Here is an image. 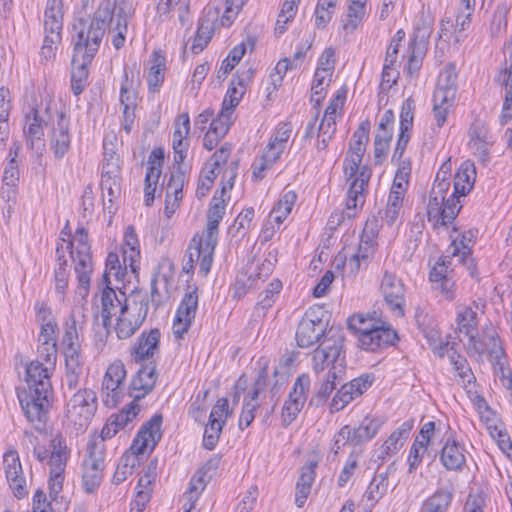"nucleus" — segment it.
<instances>
[{
  "mask_svg": "<svg viewBox=\"0 0 512 512\" xmlns=\"http://www.w3.org/2000/svg\"><path fill=\"white\" fill-rule=\"evenodd\" d=\"M464 452L457 441L448 439L441 450L440 461L447 470H461L466 463Z\"/></svg>",
  "mask_w": 512,
  "mask_h": 512,
  "instance_id": "nucleus-30",
  "label": "nucleus"
},
{
  "mask_svg": "<svg viewBox=\"0 0 512 512\" xmlns=\"http://www.w3.org/2000/svg\"><path fill=\"white\" fill-rule=\"evenodd\" d=\"M467 352L470 356L477 355L479 357L486 354L489 361L505 354L499 334L491 324L483 327L480 334L470 335Z\"/></svg>",
  "mask_w": 512,
  "mask_h": 512,
  "instance_id": "nucleus-10",
  "label": "nucleus"
},
{
  "mask_svg": "<svg viewBox=\"0 0 512 512\" xmlns=\"http://www.w3.org/2000/svg\"><path fill=\"white\" fill-rule=\"evenodd\" d=\"M126 271L121 267L119 256L117 253L110 252L106 259L105 272L103 274V282L110 284V277L113 276L117 281H123Z\"/></svg>",
  "mask_w": 512,
  "mask_h": 512,
  "instance_id": "nucleus-52",
  "label": "nucleus"
},
{
  "mask_svg": "<svg viewBox=\"0 0 512 512\" xmlns=\"http://www.w3.org/2000/svg\"><path fill=\"white\" fill-rule=\"evenodd\" d=\"M311 379L306 373L300 374L284 403L281 413L282 425L289 426L303 409L310 391Z\"/></svg>",
  "mask_w": 512,
  "mask_h": 512,
  "instance_id": "nucleus-11",
  "label": "nucleus"
},
{
  "mask_svg": "<svg viewBox=\"0 0 512 512\" xmlns=\"http://www.w3.org/2000/svg\"><path fill=\"white\" fill-rule=\"evenodd\" d=\"M370 122L362 121L353 134L349 152L343 162V172L347 180H352L347 192L346 215L351 218L365 203V189L371 178V169L360 167L366 145L369 141Z\"/></svg>",
  "mask_w": 512,
  "mask_h": 512,
  "instance_id": "nucleus-2",
  "label": "nucleus"
},
{
  "mask_svg": "<svg viewBox=\"0 0 512 512\" xmlns=\"http://www.w3.org/2000/svg\"><path fill=\"white\" fill-rule=\"evenodd\" d=\"M126 369L121 361L110 364L102 381V401L107 407H115L123 398V382Z\"/></svg>",
  "mask_w": 512,
  "mask_h": 512,
  "instance_id": "nucleus-12",
  "label": "nucleus"
},
{
  "mask_svg": "<svg viewBox=\"0 0 512 512\" xmlns=\"http://www.w3.org/2000/svg\"><path fill=\"white\" fill-rule=\"evenodd\" d=\"M375 247L376 242L361 238L357 251L344 263L345 267L350 270V273L359 271L361 263H366L373 256Z\"/></svg>",
  "mask_w": 512,
  "mask_h": 512,
  "instance_id": "nucleus-38",
  "label": "nucleus"
},
{
  "mask_svg": "<svg viewBox=\"0 0 512 512\" xmlns=\"http://www.w3.org/2000/svg\"><path fill=\"white\" fill-rule=\"evenodd\" d=\"M26 382L28 387L40 388L42 382H50L48 368L39 361H32L26 367Z\"/></svg>",
  "mask_w": 512,
  "mask_h": 512,
  "instance_id": "nucleus-43",
  "label": "nucleus"
},
{
  "mask_svg": "<svg viewBox=\"0 0 512 512\" xmlns=\"http://www.w3.org/2000/svg\"><path fill=\"white\" fill-rule=\"evenodd\" d=\"M190 132V119L187 113L181 114L178 121L175 124V130L173 133V146L181 147L188 146L185 142L186 137Z\"/></svg>",
  "mask_w": 512,
  "mask_h": 512,
  "instance_id": "nucleus-59",
  "label": "nucleus"
},
{
  "mask_svg": "<svg viewBox=\"0 0 512 512\" xmlns=\"http://www.w3.org/2000/svg\"><path fill=\"white\" fill-rule=\"evenodd\" d=\"M373 382L371 375L365 374L345 383L337 391L330 403L332 412L344 409L351 401L361 396Z\"/></svg>",
  "mask_w": 512,
  "mask_h": 512,
  "instance_id": "nucleus-16",
  "label": "nucleus"
},
{
  "mask_svg": "<svg viewBox=\"0 0 512 512\" xmlns=\"http://www.w3.org/2000/svg\"><path fill=\"white\" fill-rule=\"evenodd\" d=\"M462 249H460L457 244V240H454L449 246L447 252L450 254L451 258H457L458 262L463 264L469 272L471 277H474L477 273L476 264L474 259L471 256V247L468 244H464L461 242Z\"/></svg>",
  "mask_w": 512,
  "mask_h": 512,
  "instance_id": "nucleus-40",
  "label": "nucleus"
},
{
  "mask_svg": "<svg viewBox=\"0 0 512 512\" xmlns=\"http://www.w3.org/2000/svg\"><path fill=\"white\" fill-rule=\"evenodd\" d=\"M311 314V312H306L297 327L296 341L298 346L302 348H308L315 343L320 344L328 333L322 320L311 318Z\"/></svg>",
  "mask_w": 512,
  "mask_h": 512,
  "instance_id": "nucleus-17",
  "label": "nucleus"
},
{
  "mask_svg": "<svg viewBox=\"0 0 512 512\" xmlns=\"http://www.w3.org/2000/svg\"><path fill=\"white\" fill-rule=\"evenodd\" d=\"M87 457L83 461L82 482L86 493L96 492L105 468V444L102 440H91L87 444Z\"/></svg>",
  "mask_w": 512,
  "mask_h": 512,
  "instance_id": "nucleus-7",
  "label": "nucleus"
},
{
  "mask_svg": "<svg viewBox=\"0 0 512 512\" xmlns=\"http://www.w3.org/2000/svg\"><path fill=\"white\" fill-rule=\"evenodd\" d=\"M225 424V419L222 422H214L213 420H209L203 435V446L208 450H213L218 443L220 438V434L223 429V425Z\"/></svg>",
  "mask_w": 512,
  "mask_h": 512,
  "instance_id": "nucleus-56",
  "label": "nucleus"
},
{
  "mask_svg": "<svg viewBox=\"0 0 512 512\" xmlns=\"http://www.w3.org/2000/svg\"><path fill=\"white\" fill-rule=\"evenodd\" d=\"M191 0H162L163 14L174 13L182 26L190 25Z\"/></svg>",
  "mask_w": 512,
  "mask_h": 512,
  "instance_id": "nucleus-39",
  "label": "nucleus"
},
{
  "mask_svg": "<svg viewBox=\"0 0 512 512\" xmlns=\"http://www.w3.org/2000/svg\"><path fill=\"white\" fill-rule=\"evenodd\" d=\"M411 429L412 424L409 422H404L397 428L380 447L379 458L384 459L386 456L396 453L404 445Z\"/></svg>",
  "mask_w": 512,
  "mask_h": 512,
  "instance_id": "nucleus-37",
  "label": "nucleus"
},
{
  "mask_svg": "<svg viewBox=\"0 0 512 512\" xmlns=\"http://www.w3.org/2000/svg\"><path fill=\"white\" fill-rule=\"evenodd\" d=\"M231 115L229 109H221L217 118L211 121L208 132L223 138L230 128Z\"/></svg>",
  "mask_w": 512,
  "mask_h": 512,
  "instance_id": "nucleus-58",
  "label": "nucleus"
},
{
  "mask_svg": "<svg viewBox=\"0 0 512 512\" xmlns=\"http://www.w3.org/2000/svg\"><path fill=\"white\" fill-rule=\"evenodd\" d=\"M383 421L377 417H365L358 426H350L354 440V447L361 446L363 443L371 440L379 432Z\"/></svg>",
  "mask_w": 512,
  "mask_h": 512,
  "instance_id": "nucleus-31",
  "label": "nucleus"
},
{
  "mask_svg": "<svg viewBox=\"0 0 512 512\" xmlns=\"http://www.w3.org/2000/svg\"><path fill=\"white\" fill-rule=\"evenodd\" d=\"M139 411L140 406L135 402H131L118 413L110 415L101 431L100 437L95 438L94 440H102L104 442L106 439L112 438L132 422V420L138 415Z\"/></svg>",
  "mask_w": 512,
  "mask_h": 512,
  "instance_id": "nucleus-21",
  "label": "nucleus"
},
{
  "mask_svg": "<svg viewBox=\"0 0 512 512\" xmlns=\"http://www.w3.org/2000/svg\"><path fill=\"white\" fill-rule=\"evenodd\" d=\"M51 383L42 382L40 388L28 387L18 392V399L27 420L35 429L42 430L47 421Z\"/></svg>",
  "mask_w": 512,
  "mask_h": 512,
  "instance_id": "nucleus-6",
  "label": "nucleus"
},
{
  "mask_svg": "<svg viewBox=\"0 0 512 512\" xmlns=\"http://www.w3.org/2000/svg\"><path fill=\"white\" fill-rule=\"evenodd\" d=\"M157 377L154 361L142 364L130 384V395L134 398L132 402L137 403L149 394L156 384Z\"/></svg>",
  "mask_w": 512,
  "mask_h": 512,
  "instance_id": "nucleus-19",
  "label": "nucleus"
},
{
  "mask_svg": "<svg viewBox=\"0 0 512 512\" xmlns=\"http://www.w3.org/2000/svg\"><path fill=\"white\" fill-rule=\"evenodd\" d=\"M348 444L354 447L353 436L352 433H350V425H344L338 432L335 433L330 449L334 455H337L340 450Z\"/></svg>",
  "mask_w": 512,
  "mask_h": 512,
  "instance_id": "nucleus-63",
  "label": "nucleus"
},
{
  "mask_svg": "<svg viewBox=\"0 0 512 512\" xmlns=\"http://www.w3.org/2000/svg\"><path fill=\"white\" fill-rule=\"evenodd\" d=\"M317 466L318 462L313 459L308 460L301 468L300 476L296 483L295 493V504L299 508L304 506L311 492L312 484L315 481Z\"/></svg>",
  "mask_w": 512,
  "mask_h": 512,
  "instance_id": "nucleus-26",
  "label": "nucleus"
},
{
  "mask_svg": "<svg viewBox=\"0 0 512 512\" xmlns=\"http://www.w3.org/2000/svg\"><path fill=\"white\" fill-rule=\"evenodd\" d=\"M249 73L250 70L247 71L246 78L233 76L227 95L224 98L222 109H229L230 113L233 112V109L239 104L244 94V82L250 77Z\"/></svg>",
  "mask_w": 512,
  "mask_h": 512,
  "instance_id": "nucleus-41",
  "label": "nucleus"
},
{
  "mask_svg": "<svg viewBox=\"0 0 512 512\" xmlns=\"http://www.w3.org/2000/svg\"><path fill=\"white\" fill-rule=\"evenodd\" d=\"M380 292L390 311L397 317L405 314V285L396 274L385 271L381 283Z\"/></svg>",
  "mask_w": 512,
  "mask_h": 512,
  "instance_id": "nucleus-13",
  "label": "nucleus"
},
{
  "mask_svg": "<svg viewBox=\"0 0 512 512\" xmlns=\"http://www.w3.org/2000/svg\"><path fill=\"white\" fill-rule=\"evenodd\" d=\"M315 374L314 398L318 402L324 403L335 390L337 383L343 380L344 375L337 374L334 377L332 373L327 372H315Z\"/></svg>",
  "mask_w": 512,
  "mask_h": 512,
  "instance_id": "nucleus-33",
  "label": "nucleus"
},
{
  "mask_svg": "<svg viewBox=\"0 0 512 512\" xmlns=\"http://www.w3.org/2000/svg\"><path fill=\"white\" fill-rule=\"evenodd\" d=\"M226 193V186L220 191V196L215 195L207 212V227L205 239H215L217 241L218 226L225 214L226 203L223 198Z\"/></svg>",
  "mask_w": 512,
  "mask_h": 512,
  "instance_id": "nucleus-28",
  "label": "nucleus"
},
{
  "mask_svg": "<svg viewBox=\"0 0 512 512\" xmlns=\"http://www.w3.org/2000/svg\"><path fill=\"white\" fill-rule=\"evenodd\" d=\"M415 104L411 98L406 99L401 107L400 131L396 145L406 149L413 127Z\"/></svg>",
  "mask_w": 512,
  "mask_h": 512,
  "instance_id": "nucleus-34",
  "label": "nucleus"
},
{
  "mask_svg": "<svg viewBox=\"0 0 512 512\" xmlns=\"http://www.w3.org/2000/svg\"><path fill=\"white\" fill-rule=\"evenodd\" d=\"M88 239V232L84 227H78L72 241H68L66 250L74 251V253L91 252Z\"/></svg>",
  "mask_w": 512,
  "mask_h": 512,
  "instance_id": "nucleus-60",
  "label": "nucleus"
},
{
  "mask_svg": "<svg viewBox=\"0 0 512 512\" xmlns=\"http://www.w3.org/2000/svg\"><path fill=\"white\" fill-rule=\"evenodd\" d=\"M478 304L474 301L470 305H459L456 311L457 330L469 336L476 329Z\"/></svg>",
  "mask_w": 512,
  "mask_h": 512,
  "instance_id": "nucleus-32",
  "label": "nucleus"
},
{
  "mask_svg": "<svg viewBox=\"0 0 512 512\" xmlns=\"http://www.w3.org/2000/svg\"><path fill=\"white\" fill-rule=\"evenodd\" d=\"M71 143L69 120L63 112L58 114L57 126L53 129L51 149L56 158L61 159L68 152Z\"/></svg>",
  "mask_w": 512,
  "mask_h": 512,
  "instance_id": "nucleus-27",
  "label": "nucleus"
},
{
  "mask_svg": "<svg viewBox=\"0 0 512 512\" xmlns=\"http://www.w3.org/2000/svg\"><path fill=\"white\" fill-rule=\"evenodd\" d=\"M162 420L161 414H155L141 426L130 448L120 458L125 469L133 472L144 460L146 450L155 448L162 437Z\"/></svg>",
  "mask_w": 512,
  "mask_h": 512,
  "instance_id": "nucleus-4",
  "label": "nucleus"
},
{
  "mask_svg": "<svg viewBox=\"0 0 512 512\" xmlns=\"http://www.w3.org/2000/svg\"><path fill=\"white\" fill-rule=\"evenodd\" d=\"M475 179L476 168L474 162L471 160L462 162L455 174L453 192L451 193V195L455 197V200L460 201L461 197L470 192L475 183Z\"/></svg>",
  "mask_w": 512,
  "mask_h": 512,
  "instance_id": "nucleus-25",
  "label": "nucleus"
},
{
  "mask_svg": "<svg viewBox=\"0 0 512 512\" xmlns=\"http://www.w3.org/2000/svg\"><path fill=\"white\" fill-rule=\"evenodd\" d=\"M124 298V306L120 308V315L117 319L115 332L119 339H128L140 328L145 321L149 301L146 294L141 292L132 293L130 297L125 298V293L119 292Z\"/></svg>",
  "mask_w": 512,
  "mask_h": 512,
  "instance_id": "nucleus-5",
  "label": "nucleus"
},
{
  "mask_svg": "<svg viewBox=\"0 0 512 512\" xmlns=\"http://www.w3.org/2000/svg\"><path fill=\"white\" fill-rule=\"evenodd\" d=\"M454 370L457 372L458 382L463 386L467 387L471 383L476 381V377L472 372L471 367L469 366L468 361L465 359L458 360V362L453 365Z\"/></svg>",
  "mask_w": 512,
  "mask_h": 512,
  "instance_id": "nucleus-64",
  "label": "nucleus"
},
{
  "mask_svg": "<svg viewBox=\"0 0 512 512\" xmlns=\"http://www.w3.org/2000/svg\"><path fill=\"white\" fill-rule=\"evenodd\" d=\"M212 37V28L208 21H201L198 25L191 51L193 54H198L203 51Z\"/></svg>",
  "mask_w": 512,
  "mask_h": 512,
  "instance_id": "nucleus-55",
  "label": "nucleus"
},
{
  "mask_svg": "<svg viewBox=\"0 0 512 512\" xmlns=\"http://www.w3.org/2000/svg\"><path fill=\"white\" fill-rule=\"evenodd\" d=\"M457 92V72L453 63H448L440 72L434 94L437 101L455 100Z\"/></svg>",
  "mask_w": 512,
  "mask_h": 512,
  "instance_id": "nucleus-24",
  "label": "nucleus"
},
{
  "mask_svg": "<svg viewBox=\"0 0 512 512\" xmlns=\"http://www.w3.org/2000/svg\"><path fill=\"white\" fill-rule=\"evenodd\" d=\"M70 257L74 263V271L76 273L79 288L86 294L88 292L93 271L91 252L74 253L70 251Z\"/></svg>",
  "mask_w": 512,
  "mask_h": 512,
  "instance_id": "nucleus-29",
  "label": "nucleus"
},
{
  "mask_svg": "<svg viewBox=\"0 0 512 512\" xmlns=\"http://www.w3.org/2000/svg\"><path fill=\"white\" fill-rule=\"evenodd\" d=\"M50 448V457L47 462L50 467L48 485L50 497L53 501H56L63 488L64 473L70 450L65 439L59 434L51 439Z\"/></svg>",
  "mask_w": 512,
  "mask_h": 512,
  "instance_id": "nucleus-8",
  "label": "nucleus"
},
{
  "mask_svg": "<svg viewBox=\"0 0 512 512\" xmlns=\"http://www.w3.org/2000/svg\"><path fill=\"white\" fill-rule=\"evenodd\" d=\"M160 331L157 328L151 329L148 333L143 332L131 348V356L136 363L153 361V357L159 351Z\"/></svg>",
  "mask_w": 512,
  "mask_h": 512,
  "instance_id": "nucleus-20",
  "label": "nucleus"
},
{
  "mask_svg": "<svg viewBox=\"0 0 512 512\" xmlns=\"http://www.w3.org/2000/svg\"><path fill=\"white\" fill-rule=\"evenodd\" d=\"M336 5L326 0H318L315 9V25L318 29H324L332 18Z\"/></svg>",
  "mask_w": 512,
  "mask_h": 512,
  "instance_id": "nucleus-57",
  "label": "nucleus"
},
{
  "mask_svg": "<svg viewBox=\"0 0 512 512\" xmlns=\"http://www.w3.org/2000/svg\"><path fill=\"white\" fill-rule=\"evenodd\" d=\"M365 1L351 0V4L348 7L347 22L343 25L346 31H354L365 15Z\"/></svg>",
  "mask_w": 512,
  "mask_h": 512,
  "instance_id": "nucleus-51",
  "label": "nucleus"
},
{
  "mask_svg": "<svg viewBox=\"0 0 512 512\" xmlns=\"http://www.w3.org/2000/svg\"><path fill=\"white\" fill-rule=\"evenodd\" d=\"M388 489V477L386 473L376 474L370 484L367 487V490L364 494V497L367 498L368 501L372 503V505L376 504L386 493Z\"/></svg>",
  "mask_w": 512,
  "mask_h": 512,
  "instance_id": "nucleus-45",
  "label": "nucleus"
},
{
  "mask_svg": "<svg viewBox=\"0 0 512 512\" xmlns=\"http://www.w3.org/2000/svg\"><path fill=\"white\" fill-rule=\"evenodd\" d=\"M46 121L40 115V112L33 108L25 117V125L23 128L27 143L34 147L35 142L41 141L44 136V125Z\"/></svg>",
  "mask_w": 512,
  "mask_h": 512,
  "instance_id": "nucleus-35",
  "label": "nucleus"
},
{
  "mask_svg": "<svg viewBox=\"0 0 512 512\" xmlns=\"http://www.w3.org/2000/svg\"><path fill=\"white\" fill-rule=\"evenodd\" d=\"M217 244L215 239H200L201 257L199 258V271L206 276L211 269L214 249Z\"/></svg>",
  "mask_w": 512,
  "mask_h": 512,
  "instance_id": "nucleus-50",
  "label": "nucleus"
},
{
  "mask_svg": "<svg viewBox=\"0 0 512 512\" xmlns=\"http://www.w3.org/2000/svg\"><path fill=\"white\" fill-rule=\"evenodd\" d=\"M4 464L6 479L12 493L18 499L24 498L28 494V490L17 452L9 451L5 453Z\"/></svg>",
  "mask_w": 512,
  "mask_h": 512,
  "instance_id": "nucleus-18",
  "label": "nucleus"
},
{
  "mask_svg": "<svg viewBox=\"0 0 512 512\" xmlns=\"http://www.w3.org/2000/svg\"><path fill=\"white\" fill-rule=\"evenodd\" d=\"M17 156V153L15 152V156L11 157L7 167L4 170L3 174V185L7 186V198L8 200L11 198V193L14 194L13 188L16 186L18 182V168L15 161V157Z\"/></svg>",
  "mask_w": 512,
  "mask_h": 512,
  "instance_id": "nucleus-62",
  "label": "nucleus"
},
{
  "mask_svg": "<svg viewBox=\"0 0 512 512\" xmlns=\"http://www.w3.org/2000/svg\"><path fill=\"white\" fill-rule=\"evenodd\" d=\"M62 344L65 347V352L80 351L77 322L74 316H71L70 319L65 323V331L62 338Z\"/></svg>",
  "mask_w": 512,
  "mask_h": 512,
  "instance_id": "nucleus-49",
  "label": "nucleus"
},
{
  "mask_svg": "<svg viewBox=\"0 0 512 512\" xmlns=\"http://www.w3.org/2000/svg\"><path fill=\"white\" fill-rule=\"evenodd\" d=\"M97 405V395L92 389H79L66 404V417L70 422L83 428L93 418Z\"/></svg>",
  "mask_w": 512,
  "mask_h": 512,
  "instance_id": "nucleus-9",
  "label": "nucleus"
},
{
  "mask_svg": "<svg viewBox=\"0 0 512 512\" xmlns=\"http://www.w3.org/2000/svg\"><path fill=\"white\" fill-rule=\"evenodd\" d=\"M57 268L55 269V290L64 295L68 286L69 271L67 270V259L64 256V246L59 244L56 248Z\"/></svg>",
  "mask_w": 512,
  "mask_h": 512,
  "instance_id": "nucleus-42",
  "label": "nucleus"
},
{
  "mask_svg": "<svg viewBox=\"0 0 512 512\" xmlns=\"http://www.w3.org/2000/svg\"><path fill=\"white\" fill-rule=\"evenodd\" d=\"M397 340L398 335L396 331L384 325L378 327V329H372L370 333H364L362 336H358L359 346L370 352H376L392 346Z\"/></svg>",
  "mask_w": 512,
  "mask_h": 512,
  "instance_id": "nucleus-22",
  "label": "nucleus"
},
{
  "mask_svg": "<svg viewBox=\"0 0 512 512\" xmlns=\"http://www.w3.org/2000/svg\"><path fill=\"white\" fill-rule=\"evenodd\" d=\"M487 429L490 436L496 440L497 445L501 451L510 458L512 455V441L506 430L502 427V425L496 424H488Z\"/></svg>",
  "mask_w": 512,
  "mask_h": 512,
  "instance_id": "nucleus-53",
  "label": "nucleus"
},
{
  "mask_svg": "<svg viewBox=\"0 0 512 512\" xmlns=\"http://www.w3.org/2000/svg\"><path fill=\"white\" fill-rule=\"evenodd\" d=\"M128 18L124 2L117 4L112 0H102L92 18H80L74 23L71 89L75 95L81 94L87 86L88 66L99 50L107 29L113 34V46L116 49L124 46Z\"/></svg>",
  "mask_w": 512,
  "mask_h": 512,
  "instance_id": "nucleus-1",
  "label": "nucleus"
},
{
  "mask_svg": "<svg viewBox=\"0 0 512 512\" xmlns=\"http://www.w3.org/2000/svg\"><path fill=\"white\" fill-rule=\"evenodd\" d=\"M452 500V494L446 490H437L422 505L421 512H445Z\"/></svg>",
  "mask_w": 512,
  "mask_h": 512,
  "instance_id": "nucleus-44",
  "label": "nucleus"
},
{
  "mask_svg": "<svg viewBox=\"0 0 512 512\" xmlns=\"http://www.w3.org/2000/svg\"><path fill=\"white\" fill-rule=\"evenodd\" d=\"M102 303V318L103 326L108 327L111 324L112 316H115L117 312L120 313V308L124 306L122 299L119 298L118 294L112 289L109 284L102 291L101 296Z\"/></svg>",
  "mask_w": 512,
  "mask_h": 512,
  "instance_id": "nucleus-36",
  "label": "nucleus"
},
{
  "mask_svg": "<svg viewBox=\"0 0 512 512\" xmlns=\"http://www.w3.org/2000/svg\"><path fill=\"white\" fill-rule=\"evenodd\" d=\"M63 28V2L62 0H47L44 11V32L51 34L50 42L61 41Z\"/></svg>",
  "mask_w": 512,
  "mask_h": 512,
  "instance_id": "nucleus-23",
  "label": "nucleus"
},
{
  "mask_svg": "<svg viewBox=\"0 0 512 512\" xmlns=\"http://www.w3.org/2000/svg\"><path fill=\"white\" fill-rule=\"evenodd\" d=\"M164 66L165 58L155 52L153 65L149 69L147 76V83L150 90L156 91L162 85L164 81Z\"/></svg>",
  "mask_w": 512,
  "mask_h": 512,
  "instance_id": "nucleus-47",
  "label": "nucleus"
},
{
  "mask_svg": "<svg viewBox=\"0 0 512 512\" xmlns=\"http://www.w3.org/2000/svg\"><path fill=\"white\" fill-rule=\"evenodd\" d=\"M344 337L339 330H328L312 357L314 372H327L335 375H345L346 360L343 351Z\"/></svg>",
  "mask_w": 512,
  "mask_h": 512,
  "instance_id": "nucleus-3",
  "label": "nucleus"
},
{
  "mask_svg": "<svg viewBox=\"0 0 512 512\" xmlns=\"http://www.w3.org/2000/svg\"><path fill=\"white\" fill-rule=\"evenodd\" d=\"M186 179V171L183 167H175L170 174L166 186V194L175 197V201H180L183 197V186Z\"/></svg>",
  "mask_w": 512,
  "mask_h": 512,
  "instance_id": "nucleus-46",
  "label": "nucleus"
},
{
  "mask_svg": "<svg viewBox=\"0 0 512 512\" xmlns=\"http://www.w3.org/2000/svg\"><path fill=\"white\" fill-rule=\"evenodd\" d=\"M198 307L197 287L184 294L173 321V334L176 339H182L188 332L195 319Z\"/></svg>",
  "mask_w": 512,
  "mask_h": 512,
  "instance_id": "nucleus-14",
  "label": "nucleus"
},
{
  "mask_svg": "<svg viewBox=\"0 0 512 512\" xmlns=\"http://www.w3.org/2000/svg\"><path fill=\"white\" fill-rule=\"evenodd\" d=\"M348 326L358 336H362L364 333H370L372 329H378V327L383 326V324L375 321L372 318L358 314L353 315L348 319Z\"/></svg>",
  "mask_w": 512,
  "mask_h": 512,
  "instance_id": "nucleus-54",
  "label": "nucleus"
},
{
  "mask_svg": "<svg viewBox=\"0 0 512 512\" xmlns=\"http://www.w3.org/2000/svg\"><path fill=\"white\" fill-rule=\"evenodd\" d=\"M460 209V201L455 200L451 194L448 197H440L430 193L427 207V216L430 221L446 226L456 218Z\"/></svg>",
  "mask_w": 512,
  "mask_h": 512,
  "instance_id": "nucleus-15",
  "label": "nucleus"
},
{
  "mask_svg": "<svg viewBox=\"0 0 512 512\" xmlns=\"http://www.w3.org/2000/svg\"><path fill=\"white\" fill-rule=\"evenodd\" d=\"M282 289V283L280 280L275 279L269 283L268 288L260 294V300L257 303V310H262L263 313L270 308L274 303V297Z\"/></svg>",
  "mask_w": 512,
  "mask_h": 512,
  "instance_id": "nucleus-61",
  "label": "nucleus"
},
{
  "mask_svg": "<svg viewBox=\"0 0 512 512\" xmlns=\"http://www.w3.org/2000/svg\"><path fill=\"white\" fill-rule=\"evenodd\" d=\"M246 52L244 43L236 45L222 61V64L217 72L219 79H224L233 70L236 64L241 60Z\"/></svg>",
  "mask_w": 512,
  "mask_h": 512,
  "instance_id": "nucleus-48",
  "label": "nucleus"
}]
</instances>
